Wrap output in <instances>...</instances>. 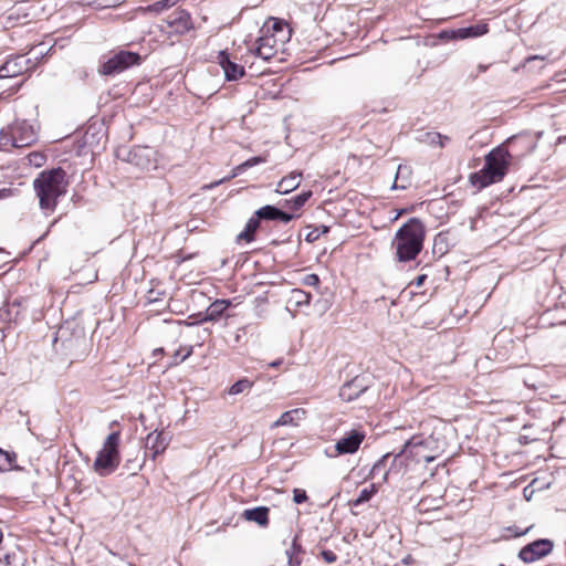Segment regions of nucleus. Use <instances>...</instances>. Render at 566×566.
I'll return each instance as SVG.
<instances>
[{"label": "nucleus", "instance_id": "nucleus-1", "mask_svg": "<svg viewBox=\"0 0 566 566\" xmlns=\"http://www.w3.org/2000/svg\"><path fill=\"white\" fill-rule=\"evenodd\" d=\"M424 240V227L417 218L409 219L398 229L392 240L398 261L407 262L420 253Z\"/></svg>", "mask_w": 566, "mask_h": 566}, {"label": "nucleus", "instance_id": "nucleus-2", "mask_svg": "<svg viewBox=\"0 0 566 566\" xmlns=\"http://www.w3.org/2000/svg\"><path fill=\"white\" fill-rule=\"evenodd\" d=\"M66 186L65 171L62 168L42 171L33 181L40 208L42 210L53 211L56 207L57 199L65 195Z\"/></svg>", "mask_w": 566, "mask_h": 566}, {"label": "nucleus", "instance_id": "nucleus-3", "mask_svg": "<svg viewBox=\"0 0 566 566\" xmlns=\"http://www.w3.org/2000/svg\"><path fill=\"white\" fill-rule=\"evenodd\" d=\"M511 154L503 146L492 149L485 156L484 167L470 176V182L479 189L501 181L507 172Z\"/></svg>", "mask_w": 566, "mask_h": 566}, {"label": "nucleus", "instance_id": "nucleus-4", "mask_svg": "<svg viewBox=\"0 0 566 566\" xmlns=\"http://www.w3.org/2000/svg\"><path fill=\"white\" fill-rule=\"evenodd\" d=\"M35 140V132L25 120H15L0 130V148L3 150L27 147Z\"/></svg>", "mask_w": 566, "mask_h": 566}, {"label": "nucleus", "instance_id": "nucleus-5", "mask_svg": "<svg viewBox=\"0 0 566 566\" xmlns=\"http://www.w3.org/2000/svg\"><path fill=\"white\" fill-rule=\"evenodd\" d=\"M119 432L107 436L102 450L94 461V469L99 475H107L115 471L119 464Z\"/></svg>", "mask_w": 566, "mask_h": 566}, {"label": "nucleus", "instance_id": "nucleus-6", "mask_svg": "<svg viewBox=\"0 0 566 566\" xmlns=\"http://www.w3.org/2000/svg\"><path fill=\"white\" fill-rule=\"evenodd\" d=\"M140 62V55L130 51H119L105 61L101 67L99 73L103 75H115L126 69L138 65Z\"/></svg>", "mask_w": 566, "mask_h": 566}, {"label": "nucleus", "instance_id": "nucleus-7", "mask_svg": "<svg viewBox=\"0 0 566 566\" xmlns=\"http://www.w3.org/2000/svg\"><path fill=\"white\" fill-rule=\"evenodd\" d=\"M190 13L186 10H176L170 13L159 25L160 31L167 34H185L192 29Z\"/></svg>", "mask_w": 566, "mask_h": 566}, {"label": "nucleus", "instance_id": "nucleus-8", "mask_svg": "<svg viewBox=\"0 0 566 566\" xmlns=\"http://www.w3.org/2000/svg\"><path fill=\"white\" fill-rule=\"evenodd\" d=\"M286 41V34L276 38V34H270V27L262 30V35L258 40L255 54L265 60H271L279 51L280 46Z\"/></svg>", "mask_w": 566, "mask_h": 566}, {"label": "nucleus", "instance_id": "nucleus-9", "mask_svg": "<svg viewBox=\"0 0 566 566\" xmlns=\"http://www.w3.org/2000/svg\"><path fill=\"white\" fill-rule=\"evenodd\" d=\"M553 547L554 544L549 539H536L520 551L518 558L524 563H534L551 554Z\"/></svg>", "mask_w": 566, "mask_h": 566}, {"label": "nucleus", "instance_id": "nucleus-10", "mask_svg": "<svg viewBox=\"0 0 566 566\" xmlns=\"http://www.w3.org/2000/svg\"><path fill=\"white\" fill-rule=\"evenodd\" d=\"M217 60L223 71L226 81L234 82L245 75L244 66L232 60L226 51H220Z\"/></svg>", "mask_w": 566, "mask_h": 566}, {"label": "nucleus", "instance_id": "nucleus-11", "mask_svg": "<svg viewBox=\"0 0 566 566\" xmlns=\"http://www.w3.org/2000/svg\"><path fill=\"white\" fill-rule=\"evenodd\" d=\"M365 439L364 432L352 430L347 436L340 438L336 444L335 450L338 454L355 453Z\"/></svg>", "mask_w": 566, "mask_h": 566}, {"label": "nucleus", "instance_id": "nucleus-12", "mask_svg": "<svg viewBox=\"0 0 566 566\" xmlns=\"http://www.w3.org/2000/svg\"><path fill=\"white\" fill-rule=\"evenodd\" d=\"M169 444L168 436L163 431H153L147 434L145 448L146 452L149 453L153 460L160 453H163Z\"/></svg>", "mask_w": 566, "mask_h": 566}, {"label": "nucleus", "instance_id": "nucleus-13", "mask_svg": "<svg viewBox=\"0 0 566 566\" xmlns=\"http://www.w3.org/2000/svg\"><path fill=\"white\" fill-rule=\"evenodd\" d=\"M429 442V439L415 436L405 443L403 452H409L417 461L431 462L434 460V455L422 453V448Z\"/></svg>", "mask_w": 566, "mask_h": 566}, {"label": "nucleus", "instance_id": "nucleus-14", "mask_svg": "<svg viewBox=\"0 0 566 566\" xmlns=\"http://www.w3.org/2000/svg\"><path fill=\"white\" fill-rule=\"evenodd\" d=\"M153 150L149 147H135L128 153L127 160L140 169L151 166Z\"/></svg>", "mask_w": 566, "mask_h": 566}, {"label": "nucleus", "instance_id": "nucleus-15", "mask_svg": "<svg viewBox=\"0 0 566 566\" xmlns=\"http://www.w3.org/2000/svg\"><path fill=\"white\" fill-rule=\"evenodd\" d=\"M305 410L303 409H293L285 411L281 415V417L272 423V428L281 427V426H297L298 422L304 418Z\"/></svg>", "mask_w": 566, "mask_h": 566}, {"label": "nucleus", "instance_id": "nucleus-16", "mask_svg": "<svg viewBox=\"0 0 566 566\" xmlns=\"http://www.w3.org/2000/svg\"><path fill=\"white\" fill-rule=\"evenodd\" d=\"M302 172L293 171L279 181L275 191L277 193H289L300 186Z\"/></svg>", "mask_w": 566, "mask_h": 566}, {"label": "nucleus", "instance_id": "nucleus-17", "mask_svg": "<svg viewBox=\"0 0 566 566\" xmlns=\"http://www.w3.org/2000/svg\"><path fill=\"white\" fill-rule=\"evenodd\" d=\"M243 517L247 521L255 522L260 526H266L269 524V509L265 506H258L244 510Z\"/></svg>", "mask_w": 566, "mask_h": 566}, {"label": "nucleus", "instance_id": "nucleus-18", "mask_svg": "<svg viewBox=\"0 0 566 566\" xmlns=\"http://www.w3.org/2000/svg\"><path fill=\"white\" fill-rule=\"evenodd\" d=\"M24 61V56H18L15 59L7 61L1 67H0V77H13L23 72V66L21 65V62Z\"/></svg>", "mask_w": 566, "mask_h": 566}, {"label": "nucleus", "instance_id": "nucleus-19", "mask_svg": "<svg viewBox=\"0 0 566 566\" xmlns=\"http://www.w3.org/2000/svg\"><path fill=\"white\" fill-rule=\"evenodd\" d=\"M303 548L298 543V536L295 535L291 546L285 551L289 566H301L302 565Z\"/></svg>", "mask_w": 566, "mask_h": 566}, {"label": "nucleus", "instance_id": "nucleus-20", "mask_svg": "<svg viewBox=\"0 0 566 566\" xmlns=\"http://www.w3.org/2000/svg\"><path fill=\"white\" fill-rule=\"evenodd\" d=\"M230 301L227 300H217L211 303L205 313L203 321H217L224 311L230 306Z\"/></svg>", "mask_w": 566, "mask_h": 566}, {"label": "nucleus", "instance_id": "nucleus-21", "mask_svg": "<svg viewBox=\"0 0 566 566\" xmlns=\"http://www.w3.org/2000/svg\"><path fill=\"white\" fill-rule=\"evenodd\" d=\"M260 226V222L258 220V218L252 217L248 220L247 224H245V228L242 232H240L238 235H237V240L238 241H247V242H251L253 241V235L255 233V231L258 230Z\"/></svg>", "mask_w": 566, "mask_h": 566}, {"label": "nucleus", "instance_id": "nucleus-22", "mask_svg": "<svg viewBox=\"0 0 566 566\" xmlns=\"http://www.w3.org/2000/svg\"><path fill=\"white\" fill-rule=\"evenodd\" d=\"M363 391V388L358 389L355 381H352L342 386L339 390V397L345 401H352L355 398H357Z\"/></svg>", "mask_w": 566, "mask_h": 566}, {"label": "nucleus", "instance_id": "nucleus-23", "mask_svg": "<svg viewBox=\"0 0 566 566\" xmlns=\"http://www.w3.org/2000/svg\"><path fill=\"white\" fill-rule=\"evenodd\" d=\"M390 458V454L387 453L382 455L371 468L370 475L371 478H376L377 475L381 474V481L386 482L388 478L389 471L386 469L387 467V460Z\"/></svg>", "mask_w": 566, "mask_h": 566}, {"label": "nucleus", "instance_id": "nucleus-24", "mask_svg": "<svg viewBox=\"0 0 566 566\" xmlns=\"http://www.w3.org/2000/svg\"><path fill=\"white\" fill-rule=\"evenodd\" d=\"M488 30H489L488 29V24L480 23V24H475V25H471V27H468V28L460 29L459 33H460V36L462 39L475 38V36H481L483 34H485L488 32Z\"/></svg>", "mask_w": 566, "mask_h": 566}, {"label": "nucleus", "instance_id": "nucleus-25", "mask_svg": "<svg viewBox=\"0 0 566 566\" xmlns=\"http://www.w3.org/2000/svg\"><path fill=\"white\" fill-rule=\"evenodd\" d=\"M0 458L2 462L0 464V470H19L20 468L14 463L17 459V454L14 452H8L0 449Z\"/></svg>", "mask_w": 566, "mask_h": 566}, {"label": "nucleus", "instance_id": "nucleus-26", "mask_svg": "<svg viewBox=\"0 0 566 566\" xmlns=\"http://www.w3.org/2000/svg\"><path fill=\"white\" fill-rule=\"evenodd\" d=\"M277 213H279V208L274 207V206H264L260 209H258L254 213L255 218H258V220H276V217H277Z\"/></svg>", "mask_w": 566, "mask_h": 566}, {"label": "nucleus", "instance_id": "nucleus-27", "mask_svg": "<svg viewBox=\"0 0 566 566\" xmlns=\"http://www.w3.org/2000/svg\"><path fill=\"white\" fill-rule=\"evenodd\" d=\"M312 191H304L290 200H286L285 203L292 209L297 210L302 208L305 202L311 198Z\"/></svg>", "mask_w": 566, "mask_h": 566}, {"label": "nucleus", "instance_id": "nucleus-28", "mask_svg": "<svg viewBox=\"0 0 566 566\" xmlns=\"http://www.w3.org/2000/svg\"><path fill=\"white\" fill-rule=\"evenodd\" d=\"M377 492L376 484H370L369 488H365L359 492V495L356 500H354V505H360L371 499V496Z\"/></svg>", "mask_w": 566, "mask_h": 566}, {"label": "nucleus", "instance_id": "nucleus-29", "mask_svg": "<svg viewBox=\"0 0 566 566\" xmlns=\"http://www.w3.org/2000/svg\"><path fill=\"white\" fill-rule=\"evenodd\" d=\"M252 381H250L249 379L247 378H243V379H240L238 380L237 382H234L230 388H229V395H239L248 389H250L252 387Z\"/></svg>", "mask_w": 566, "mask_h": 566}, {"label": "nucleus", "instance_id": "nucleus-30", "mask_svg": "<svg viewBox=\"0 0 566 566\" xmlns=\"http://www.w3.org/2000/svg\"><path fill=\"white\" fill-rule=\"evenodd\" d=\"M270 34H276V38H280L282 34H286V40L290 35V30L287 25L281 21L274 20L272 27L270 28Z\"/></svg>", "mask_w": 566, "mask_h": 566}, {"label": "nucleus", "instance_id": "nucleus-31", "mask_svg": "<svg viewBox=\"0 0 566 566\" xmlns=\"http://www.w3.org/2000/svg\"><path fill=\"white\" fill-rule=\"evenodd\" d=\"M192 354V346H188L184 349H177L174 353V360L171 365H178L179 363L187 359Z\"/></svg>", "mask_w": 566, "mask_h": 566}, {"label": "nucleus", "instance_id": "nucleus-32", "mask_svg": "<svg viewBox=\"0 0 566 566\" xmlns=\"http://www.w3.org/2000/svg\"><path fill=\"white\" fill-rule=\"evenodd\" d=\"M262 163H265L264 157H261V156L252 157V158L245 160L244 163H242L240 166H238L237 170H245L250 167H253V166L262 164Z\"/></svg>", "mask_w": 566, "mask_h": 566}, {"label": "nucleus", "instance_id": "nucleus-33", "mask_svg": "<svg viewBox=\"0 0 566 566\" xmlns=\"http://www.w3.org/2000/svg\"><path fill=\"white\" fill-rule=\"evenodd\" d=\"M428 137H429V142L431 144H439L440 147H443L444 146V140H448L447 136H442L439 133H430V134H428Z\"/></svg>", "mask_w": 566, "mask_h": 566}, {"label": "nucleus", "instance_id": "nucleus-34", "mask_svg": "<svg viewBox=\"0 0 566 566\" xmlns=\"http://www.w3.org/2000/svg\"><path fill=\"white\" fill-rule=\"evenodd\" d=\"M307 500V494L304 490L302 489H294L293 491V501L296 503V504H301L303 502H305Z\"/></svg>", "mask_w": 566, "mask_h": 566}, {"label": "nucleus", "instance_id": "nucleus-35", "mask_svg": "<svg viewBox=\"0 0 566 566\" xmlns=\"http://www.w3.org/2000/svg\"><path fill=\"white\" fill-rule=\"evenodd\" d=\"M403 172H409L408 167L402 166V165H399V166H398V168H397L396 178H395V182H394L392 188H401V189H405V188L407 187V185H400V186H398V185H397V180L399 179V177H400Z\"/></svg>", "mask_w": 566, "mask_h": 566}, {"label": "nucleus", "instance_id": "nucleus-36", "mask_svg": "<svg viewBox=\"0 0 566 566\" xmlns=\"http://www.w3.org/2000/svg\"><path fill=\"white\" fill-rule=\"evenodd\" d=\"M321 555H322L323 559L328 564H333L337 559L336 554L332 551H322Z\"/></svg>", "mask_w": 566, "mask_h": 566}, {"label": "nucleus", "instance_id": "nucleus-37", "mask_svg": "<svg viewBox=\"0 0 566 566\" xmlns=\"http://www.w3.org/2000/svg\"><path fill=\"white\" fill-rule=\"evenodd\" d=\"M304 283L310 286H317L319 284V277L316 274H308L304 277Z\"/></svg>", "mask_w": 566, "mask_h": 566}, {"label": "nucleus", "instance_id": "nucleus-38", "mask_svg": "<svg viewBox=\"0 0 566 566\" xmlns=\"http://www.w3.org/2000/svg\"><path fill=\"white\" fill-rule=\"evenodd\" d=\"M293 218H294L293 214L284 212V211L279 209V213H277L276 220H280V221L284 222V223H289Z\"/></svg>", "mask_w": 566, "mask_h": 566}, {"label": "nucleus", "instance_id": "nucleus-39", "mask_svg": "<svg viewBox=\"0 0 566 566\" xmlns=\"http://www.w3.org/2000/svg\"><path fill=\"white\" fill-rule=\"evenodd\" d=\"M321 233L318 231V229H315L314 231L310 232L306 237V240L308 242H312V241H315L319 238Z\"/></svg>", "mask_w": 566, "mask_h": 566}, {"label": "nucleus", "instance_id": "nucleus-40", "mask_svg": "<svg viewBox=\"0 0 566 566\" xmlns=\"http://www.w3.org/2000/svg\"><path fill=\"white\" fill-rule=\"evenodd\" d=\"M295 294H297V295H302V296L304 297V300H302V298H298V300H297V303H298V304H301V303H303V302H304V303H308V302H310V295H308V294H306V293H304L303 291L297 290V291H295Z\"/></svg>", "mask_w": 566, "mask_h": 566}, {"label": "nucleus", "instance_id": "nucleus-41", "mask_svg": "<svg viewBox=\"0 0 566 566\" xmlns=\"http://www.w3.org/2000/svg\"><path fill=\"white\" fill-rule=\"evenodd\" d=\"M545 60L544 56H541V55H532V56H528L526 59V63H531V62H535V61H541L543 62Z\"/></svg>", "mask_w": 566, "mask_h": 566}, {"label": "nucleus", "instance_id": "nucleus-42", "mask_svg": "<svg viewBox=\"0 0 566 566\" xmlns=\"http://www.w3.org/2000/svg\"><path fill=\"white\" fill-rule=\"evenodd\" d=\"M426 277H427L426 275H419L415 282L416 286H418V287L421 286L424 282Z\"/></svg>", "mask_w": 566, "mask_h": 566}, {"label": "nucleus", "instance_id": "nucleus-43", "mask_svg": "<svg viewBox=\"0 0 566 566\" xmlns=\"http://www.w3.org/2000/svg\"><path fill=\"white\" fill-rule=\"evenodd\" d=\"M317 229H318L321 234H324V233L328 232V227H326V226H322L321 228H317Z\"/></svg>", "mask_w": 566, "mask_h": 566}, {"label": "nucleus", "instance_id": "nucleus-44", "mask_svg": "<svg viewBox=\"0 0 566 566\" xmlns=\"http://www.w3.org/2000/svg\"><path fill=\"white\" fill-rule=\"evenodd\" d=\"M281 363L280 361H273L270 364L271 367H277Z\"/></svg>", "mask_w": 566, "mask_h": 566}, {"label": "nucleus", "instance_id": "nucleus-45", "mask_svg": "<svg viewBox=\"0 0 566 566\" xmlns=\"http://www.w3.org/2000/svg\"><path fill=\"white\" fill-rule=\"evenodd\" d=\"M479 69H480L481 72H484L486 70V66L480 65Z\"/></svg>", "mask_w": 566, "mask_h": 566}, {"label": "nucleus", "instance_id": "nucleus-46", "mask_svg": "<svg viewBox=\"0 0 566 566\" xmlns=\"http://www.w3.org/2000/svg\"><path fill=\"white\" fill-rule=\"evenodd\" d=\"M566 140V136L564 137H558V142L562 143V142H565Z\"/></svg>", "mask_w": 566, "mask_h": 566}]
</instances>
